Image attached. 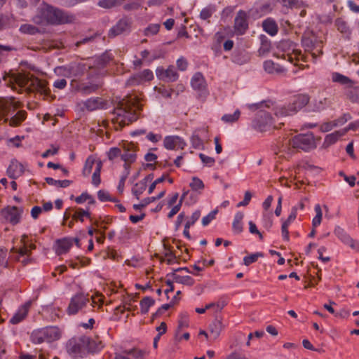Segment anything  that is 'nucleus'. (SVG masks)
I'll return each instance as SVG.
<instances>
[{"instance_id":"obj_1","label":"nucleus","mask_w":359,"mask_h":359,"mask_svg":"<svg viewBox=\"0 0 359 359\" xmlns=\"http://www.w3.org/2000/svg\"><path fill=\"white\" fill-rule=\"evenodd\" d=\"M75 19L72 13L43 2L38 8L33 21L37 25H60L73 23Z\"/></svg>"},{"instance_id":"obj_2","label":"nucleus","mask_w":359,"mask_h":359,"mask_svg":"<svg viewBox=\"0 0 359 359\" xmlns=\"http://www.w3.org/2000/svg\"><path fill=\"white\" fill-rule=\"evenodd\" d=\"M133 98L123 99L113 111L111 121L116 130L129 125L138 118Z\"/></svg>"},{"instance_id":"obj_3","label":"nucleus","mask_w":359,"mask_h":359,"mask_svg":"<svg viewBox=\"0 0 359 359\" xmlns=\"http://www.w3.org/2000/svg\"><path fill=\"white\" fill-rule=\"evenodd\" d=\"M310 97L306 94H299L293 97L292 101L287 104L277 106L273 109L276 117H285L292 116L306 106Z\"/></svg>"},{"instance_id":"obj_4","label":"nucleus","mask_w":359,"mask_h":359,"mask_svg":"<svg viewBox=\"0 0 359 359\" xmlns=\"http://www.w3.org/2000/svg\"><path fill=\"white\" fill-rule=\"evenodd\" d=\"M15 81L20 86H27L29 93L37 92L41 95L48 96L50 90L47 87L48 82L46 80L39 79L33 75L19 74L13 78Z\"/></svg>"},{"instance_id":"obj_5","label":"nucleus","mask_w":359,"mask_h":359,"mask_svg":"<svg viewBox=\"0 0 359 359\" xmlns=\"http://www.w3.org/2000/svg\"><path fill=\"white\" fill-rule=\"evenodd\" d=\"M283 124L282 122L276 123L271 114L262 110L257 113L253 121L254 128L259 132L268 131L272 128L278 129Z\"/></svg>"},{"instance_id":"obj_6","label":"nucleus","mask_w":359,"mask_h":359,"mask_svg":"<svg viewBox=\"0 0 359 359\" xmlns=\"http://www.w3.org/2000/svg\"><path fill=\"white\" fill-rule=\"evenodd\" d=\"M289 144L294 149L307 151L316 147L313 133L299 134L289 140Z\"/></svg>"},{"instance_id":"obj_7","label":"nucleus","mask_w":359,"mask_h":359,"mask_svg":"<svg viewBox=\"0 0 359 359\" xmlns=\"http://www.w3.org/2000/svg\"><path fill=\"white\" fill-rule=\"evenodd\" d=\"M71 85L76 91L81 94L88 95L101 88L103 86V82L100 78L96 77L87 82H78L76 80H72Z\"/></svg>"},{"instance_id":"obj_8","label":"nucleus","mask_w":359,"mask_h":359,"mask_svg":"<svg viewBox=\"0 0 359 359\" xmlns=\"http://www.w3.org/2000/svg\"><path fill=\"white\" fill-rule=\"evenodd\" d=\"M133 21L132 18L127 15L123 16L109 30L108 36L113 38L121 34H129L133 27Z\"/></svg>"},{"instance_id":"obj_9","label":"nucleus","mask_w":359,"mask_h":359,"mask_svg":"<svg viewBox=\"0 0 359 359\" xmlns=\"http://www.w3.org/2000/svg\"><path fill=\"white\" fill-rule=\"evenodd\" d=\"M23 213V208L17 206H7L0 210V215L6 222L12 225L20 223Z\"/></svg>"},{"instance_id":"obj_10","label":"nucleus","mask_w":359,"mask_h":359,"mask_svg":"<svg viewBox=\"0 0 359 359\" xmlns=\"http://www.w3.org/2000/svg\"><path fill=\"white\" fill-rule=\"evenodd\" d=\"M302 43L305 50L311 53L314 59L323 54L322 42L318 41L316 36H304L302 39Z\"/></svg>"},{"instance_id":"obj_11","label":"nucleus","mask_w":359,"mask_h":359,"mask_svg":"<svg viewBox=\"0 0 359 359\" xmlns=\"http://www.w3.org/2000/svg\"><path fill=\"white\" fill-rule=\"evenodd\" d=\"M89 302L90 299L88 295L82 293L76 294L70 299L67 313L69 315H75Z\"/></svg>"},{"instance_id":"obj_12","label":"nucleus","mask_w":359,"mask_h":359,"mask_svg":"<svg viewBox=\"0 0 359 359\" xmlns=\"http://www.w3.org/2000/svg\"><path fill=\"white\" fill-rule=\"evenodd\" d=\"M88 341V337L81 336L78 339L73 338L70 339L67 343V350L71 354H81L86 350V346Z\"/></svg>"},{"instance_id":"obj_13","label":"nucleus","mask_w":359,"mask_h":359,"mask_svg":"<svg viewBox=\"0 0 359 359\" xmlns=\"http://www.w3.org/2000/svg\"><path fill=\"white\" fill-rule=\"evenodd\" d=\"M248 15L243 10H240L234 19V29L237 34L242 35L248 29Z\"/></svg>"},{"instance_id":"obj_14","label":"nucleus","mask_w":359,"mask_h":359,"mask_svg":"<svg viewBox=\"0 0 359 359\" xmlns=\"http://www.w3.org/2000/svg\"><path fill=\"white\" fill-rule=\"evenodd\" d=\"M156 75L160 79L168 82H173L178 79V74L172 65L169 66L167 69L163 67L157 68Z\"/></svg>"},{"instance_id":"obj_15","label":"nucleus","mask_w":359,"mask_h":359,"mask_svg":"<svg viewBox=\"0 0 359 359\" xmlns=\"http://www.w3.org/2000/svg\"><path fill=\"white\" fill-rule=\"evenodd\" d=\"M124 152L121 154V159L124 162L133 163L136 160L137 146L133 142H126L123 145Z\"/></svg>"},{"instance_id":"obj_16","label":"nucleus","mask_w":359,"mask_h":359,"mask_svg":"<svg viewBox=\"0 0 359 359\" xmlns=\"http://www.w3.org/2000/svg\"><path fill=\"white\" fill-rule=\"evenodd\" d=\"M164 147L167 149H183L186 145L184 140L179 136H167L163 140Z\"/></svg>"},{"instance_id":"obj_17","label":"nucleus","mask_w":359,"mask_h":359,"mask_svg":"<svg viewBox=\"0 0 359 359\" xmlns=\"http://www.w3.org/2000/svg\"><path fill=\"white\" fill-rule=\"evenodd\" d=\"M331 104L330 100L327 97L314 99L309 107V111L320 112Z\"/></svg>"},{"instance_id":"obj_18","label":"nucleus","mask_w":359,"mask_h":359,"mask_svg":"<svg viewBox=\"0 0 359 359\" xmlns=\"http://www.w3.org/2000/svg\"><path fill=\"white\" fill-rule=\"evenodd\" d=\"M31 306V302H27L21 306L15 315L11 318L10 323L13 325H16L24 320L29 311Z\"/></svg>"},{"instance_id":"obj_19","label":"nucleus","mask_w":359,"mask_h":359,"mask_svg":"<svg viewBox=\"0 0 359 359\" xmlns=\"http://www.w3.org/2000/svg\"><path fill=\"white\" fill-rule=\"evenodd\" d=\"M24 173L23 165L17 161H11L7 169V175L10 178L16 179Z\"/></svg>"},{"instance_id":"obj_20","label":"nucleus","mask_w":359,"mask_h":359,"mask_svg":"<svg viewBox=\"0 0 359 359\" xmlns=\"http://www.w3.org/2000/svg\"><path fill=\"white\" fill-rule=\"evenodd\" d=\"M334 26L345 39H350L352 31L345 20L341 18H337L334 21Z\"/></svg>"},{"instance_id":"obj_21","label":"nucleus","mask_w":359,"mask_h":359,"mask_svg":"<svg viewBox=\"0 0 359 359\" xmlns=\"http://www.w3.org/2000/svg\"><path fill=\"white\" fill-rule=\"evenodd\" d=\"M44 335L48 343L58 340L61 336V332L57 327L50 326L43 327Z\"/></svg>"},{"instance_id":"obj_22","label":"nucleus","mask_w":359,"mask_h":359,"mask_svg":"<svg viewBox=\"0 0 359 359\" xmlns=\"http://www.w3.org/2000/svg\"><path fill=\"white\" fill-rule=\"evenodd\" d=\"M13 107V102L11 98L0 97V121L5 117Z\"/></svg>"},{"instance_id":"obj_23","label":"nucleus","mask_w":359,"mask_h":359,"mask_svg":"<svg viewBox=\"0 0 359 359\" xmlns=\"http://www.w3.org/2000/svg\"><path fill=\"white\" fill-rule=\"evenodd\" d=\"M191 84L194 89L199 91H203L206 89V82L201 72H197L194 75Z\"/></svg>"},{"instance_id":"obj_24","label":"nucleus","mask_w":359,"mask_h":359,"mask_svg":"<svg viewBox=\"0 0 359 359\" xmlns=\"http://www.w3.org/2000/svg\"><path fill=\"white\" fill-rule=\"evenodd\" d=\"M106 105V102L100 97L90 98L84 102V107L88 111L102 109Z\"/></svg>"},{"instance_id":"obj_25","label":"nucleus","mask_w":359,"mask_h":359,"mask_svg":"<svg viewBox=\"0 0 359 359\" xmlns=\"http://www.w3.org/2000/svg\"><path fill=\"white\" fill-rule=\"evenodd\" d=\"M209 332L210 333V337L215 340L216 339L220 334L222 330H223V325L221 320L215 318L208 327Z\"/></svg>"},{"instance_id":"obj_26","label":"nucleus","mask_w":359,"mask_h":359,"mask_svg":"<svg viewBox=\"0 0 359 359\" xmlns=\"http://www.w3.org/2000/svg\"><path fill=\"white\" fill-rule=\"evenodd\" d=\"M263 29L271 36H275L278 31L276 21L272 18H267L262 22Z\"/></svg>"},{"instance_id":"obj_27","label":"nucleus","mask_w":359,"mask_h":359,"mask_svg":"<svg viewBox=\"0 0 359 359\" xmlns=\"http://www.w3.org/2000/svg\"><path fill=\"white\" fill-rule=\"evenodd\" d=\"M56 243L57 244V249L56 250V253L57 255L66 253L72 246V240L69 238L59 239Z\"/></svg>"},{"instance_id":"obj_28","label":"nucleus","mask_w":359,"mask_h":359,"mask_svg":"<svg viewBox=\"0 0 359 359\" xmlns=\"http://www.w3.org/2000/svg\"><path fill=\"white\" fill-rule=\"evenodd\" d=\"M332 80L333 82L339 83L341 85L346 86L349 88L353 87V86L355 83L353 81H352L348 77H347L340 73H338V72L332 73Z\"/></svg>"},{"instance_id":"obj_29","label":"nucleus","mask_w":359,"mask_h":359,"mask_svg":"<svg viewBox=\"0 0 359 359\" xmlns=\"http://www.w3.org/2000/svg\"><path fill=\"white\" fill-rule=\"evenodd\" d=\"M150 178H152V175H148L144 180H141L140 182L135 184L134 187L132 189V191L137 199H139L140 195H141L145 191L147 186V181Z\"/></svg>"},{"instance_id":"obj_30","label":"nucleus","mask_w":359,"mask_h":359,"mask_svg":"<svg viewBox=\"0 0 359 359\" xmlns=\"http://www.w3.org/2000/svg\"><path fill=\"white\" fill-rule=\"evenodd\" d=\"M89 342L85 345L86 350H87L89 353H95L100 351L102 347V343L98 339H92L88 337Z\"/></svg>"},{"instance_id":"obj_31","label":"nucleus","mask_w":359,"mask_h":359,"mask_svg":"<svg viewBox=\"0 0 359 359\" xmlns=\"http://www.w3.org/2000/svg\"><path fill=\"white\" fill-rule=\"evenodd\" d=\"M168 276H170L173 280L178 283L189 286H191L194 284V280L189 276H181L175 273H172Z\"/></svg>"},{"instance_id":"obj_32","label":"nucleus","mask_w":359,"mask_h":359,"mask_svg":"<svg viewBox=\"0 0 359 359\" xmlns=\"http://www.w3.org/2000/svg\"><path fill=\"white\" fill-rule=\"evenodd\" d=\"M112 60L111 55L105 52L95 60V66L97 68H104Z\"/></svg>"},{"instance_id":"obj_33","label":"nucleus","mask_w":359,"mask_h":359,"mask_svg":"<svg viewBox=\"0 0 359 359\" xmlns=\"http://www.w3.org/2000/svg\"><path fill=\"white\" fill-rule=\"evenodd\" d=\"M27 117V112L24 110L19 111L9 120V125L12 127L19 126Z\"/></svg>"},{"instance_id":"obj_34","label":"nucleus","mask_w":359,"mask_h":359,"mask_svg":"<svg viewBox=\"0 0 359 359\" xmlns=\"http://www.w3.org/2000/svg\"><path fill=\"white\" fill-rule=\"evenodd\" d=\"M31 341L34 344H42L47 342L43 328L35 330L32 332Z\"/></svg>"},{"instance_id":"obj_35","label":"nucleus","mask_w":359,"mask_h":359,"mask_svg":"<svg viewBox=\"0 0 359 359\" xmlns=\"http://www.w3.org/2000/svg\"><path fill=\"white\" fill-rule=\"evenodd\" d=\"M244 217V214L238 212L236 214L235 218L232 224L233 230L236 233H240L243 231L242 220Z\"/></svg>"},{"instance_id":"obj_36","label":"nucleus","mask_w":359,"mask_h":359,"mask_svg":"<svg viewBox=\"0 0 359 359\" xmlns=\"http://www.w3.org/2000/svg\"><path fill=\"white\" fill-rule=\"evenodd\" d=\"M86 217L88 218H90V212H89L88 208L86 210H83L82 208H77L74 213L72 215V219L75 221H79L83 222L84 221L83 217Z\"/></svg>"},{"instance_id":"obj_37","label":"nucleus","mask_w":359,"mask_h":359,"mask_svg":"<svg viewBox=\"0 0 359 359\" xmlns=\"http://www.w3.org/2000/svg\"><path fill=\"white\" fill-rule=\"evenodd\" d=\"M155 304V300L150 297H145L140 301V309L142 313H147L149 309Z\"/></svg>"},{"instance_id":"obj_38","label":"nucleus","mask_w":359,"mask_h":359,"mask_svg":"<svg viewBox=\"0 0 359 359\" xmlns=\"http://www.w3.org/2000/svg\"><path fill=\"white\" fill-rule=\"evenodd\" d=\"M271 48V41H269L265 36H261V46L259 48V54L264 55L268 53Z\"/></svg>"},{"instance_id":"obj_39","label":"nucleus","mask_w":359,"mask_h":359,"mask_svg":"<svg viewBox=\"0 0 359 359\" xmlns=\"http://www.w3.org/2000/svg\"><path fill=\"white\" fill-rule=\"evenodd\" d=\"M102 166V162L100 161H98L96 163V167H95V169L93 176H92V183H93V184H94L96 187H97L101 182L100 172H101Z\"/></svg>"},{"instance_id":"obj_40","label":"nucleus","mask_w":359,"mask_h":359,"mask_svg":"<svg viewBox=\"0 0 359 359\" xmlns=\"http://www.w3.org/2000/svg\"><path fill=\"white\" fill-rule=\"evenodd\" d=\"M45 180L46 183L48 184L49 185L57 186L63 188L69 187L72 182L70 180H56L52 177H46Z\"/></svg>"},{"instance_id":"obj_41","label":"nucleus","mask_w":359,"mask_h":359,"mask_svg":"<svg viewBox=\"0 0 359 359\" xmlns=\"http://www.w3.org/2000/svg\"><path fill=\"white\" fill-rule=\"evenodd\" d=\"M124 0H100L98 5L104 8H111L122 4Z\"/></svg>"},{"instance_id":"obj_42","label":"nucleus","mask_w":359,"mask_h":359,"mask_svg":"<svg viewBox=\"0 0 359 359\" xmlns=\"http://www.w3.org/2000/svg\"><path fill=\"white\" fill-rule=\"evenodd\" d=\"M98 161H95V159L92 156H89L85 163L83 169V175L84 176H88L91 172L93 165L97 162Z\"/></svg>"},{"instance_id":"obj_43","label":"nucleus","mask_w":359,"mask_h":359,"mask_svg":"<svg viewBox=\"0 0 359 359\" xmlns=\"http://www.w3.org/2000/svg\"><path fill=\"white\" fill-rule=\"evenodd\" d=\"M20 31L23 34H27L31 35H34L40 32V30L38 27L29 24L22 25L20 27Z\"/></svg>"},{"instance_id":"obj_44","label":"nucleus","mask_w":359,"mask_h":359,"mask_svg":"<svg viewBox=\"0 0 359 359\" xmlns=\"http://www.w3.org/2000/svg\"><path fill=\"white\" fill-rule=\"evenodd\" d=\"M346 95L352 102L359 103V86L351 87Z\"/></svg>"},{"instance_id":"obj_45","label":"nucleus","mask_w":359,"mask_h":359,"mask_svg":"<svg viewBox=\"0 0 359 359\" xmlns=\"http://www.w3.org/2000/svg\"><path fill=\"white\" fill-rule=\"evenodd\" d=\"M160 27V24H150L144 29V35L148 37L156 35L158 33Z\"/></svg>"},{"instance_id":"obj_46","label":"nucleus","mask_w":359,"mask_h":359,"mask_svg":"<svg viewBox=\"0 0 359 359\" xmlns=\"http://www.w3.org/2000/svg\"><path fill=\"white\" fill-rule=\"evenodd\" d=\"M124 353L129 355L130 359H144L145 352L140 349L133 348L126 351Z\"/></svg>"},{"instance_id":"obj_47","label":"nucleus","mask_w":359,"mask_h":359,"mask_svg":"<svg viewBox=\"0 0 359 359\" xmlns=\"http://www.w3.org/2000/svg\"><path fill=\"white\" fill-rule=\"evenodd\" d=\"M315 212L316 215L312 221V226L313 228H316L318 226H319L322 221L323 212L320 205L318 204L315 206Z\"/></svg>"},{"instance_id":"obj_48","label":"nucleus","mask_w":359,"mask_h":359,"mask_svg":"<svg viewBox=\"0 0 359 359\" xmlns=\"http://www.w3.org/2000/svg\"><path fill=\"white\" fill-rule=\"evenodd\" d=\"M344 135V133H340L339 131H336L333 133L327 135L325 138V144H327V145L332 144L335 143L339 137Z\"/></svg>"},{"instance_id":"obj_49","label":"nucleus","mask_w":359,"mask_h":359,"mask_svg":"<svg viewBox=\"0 0 359 359\" xmlns=\"http://www.w3.org/2000/svg\"><path fill=\"white\" fill-rule=\"evenodd\" d=\"M280 46L283 49L286 48H292V52L295 54L296 57L301 55L302 54L301 50H296L294 48V46H296V45L290 40H283L280 41Z\"/></svg>"},{"instance_id":"obj_50","label":"nucleus","mask_w":359,"mask_h":359,"mask_svg":"<svg viewBox=\"0 0 359 359\" xmlns=\"http://www.w3.org/2000/svg\"><path fill=\"white\" fill-rule=\"evenodd\" d=\"M241 115L240 110L237 109L233 114H224L222 120L225 123H233L238 120Z\"/></svg>"},{"instance_id":"obj_51","label":"nucleus","mask_w":359,"mask_h":359,"mask_svg":"<svg viewBox=\"0 0 359 359\" xmlns=\"http://www.w3.org/2000/svg\"><path fill=\"white\" fill-rule=\"evenodd\" d=\"M172 305L173 304L172 303L162 305L155 313L152 314L151 321L153 322L156 318L162 316L163 313L168 310Z\"/></svg>"},{"instance_id":"obj_52","label":"nucleus","mask_w":359,"mask_h":359,"mask_svg":"<svg viewBox=\"0 0 359 359\" xmlns=\"http://www.w3.org/2000/svg\"><path fill=\"white\" fill-rule=\"evenodd\" d=\"M264 70L269 73L273 74L274 72H280V70L276 67V64L271 60L265 61L264 63Z\"/></svg>"},{"instance_id":"obj_53","label":"nucleus","mask_w":359,"mask_h":359,"mask_svg":"<svg viewBox=\"0 0 359 359\" xmlns=\"http://www.w3.org/2000/svg\"><path fill=\"white\" fill-rule=\"evenodd\" d=\"M189 186L194 191L202 190L204 188L203 181L196 177L192 178V182L190 183Z\"/></svg>"},{"instance_id":"obj_54","label":"nucleus","mask_w":359,"mask_h":359,"mask_svg":"<svg viewBox=\"0 0 359 359\" xmlns=\"http://www.w3.org/2000/svg\"><path fill=\"white\" fill-rule=\"evenodd\" d=\"M334 233L337 235V236L345 244H346L348 241H350V236L348 235L344 229L341 228H337L334 230Z\"/></svg>"},{"instance_id":"obj_55","label":"nucleus","mask_w":359,"mask_h":359,"mask_svg":"<svg viewBox=\"0 0 359 359\" xmlns=\"http://www.w3.org/2000/svg\"><path fill=\"white\" fill-rule=\"evenodd\" d=\"M262 257H263V254L260 252H257L255 254H252L250 256H246L243 259L244 264L249 266L250 264L257 262V259Z\"/></svg>"},{"instance_id":"obj_56","label":"nucleus","mask_w":359,"mask_h":359,"mask_svg":"<svg viewBox=\"0 0 359 359\" xmlns=\"http://www.w3.org/2000/svg\"><path fill=\"white\" fill-rule=\"evenodd\" d=\"M226 305V302L224 300L219 301L217 303H210L206 305V309H214L215 311H221L224 307Z\"/></svg>"},{"instance_id":"obj_57","label":"nucleus","mask_w":359,"mask_h":359,"mask_svg":"<svg viewBox=\"0 0 359 359\" xmlns=\"http://www.w3.org/2000/svg\"><path fill=\"white\" fill-rule=\"evenodd\" d=\"M108 158L110 161H113L115 158L121 156V150L118 147L111 148L107 154Z\"/></svg>"},{"instance_id":"obj_58","label":"nucleus","mask_w":359,"mask_h":359,"mask_svg":"<svg viewBox=\"0 0 359 359\" xmlns=\"http://www.w3.org/2000/svg\"><path fill=\"white\" fill-rule=\"evenodd\" d=\"M192 146L196 149H199L203 147V140L200 138L198 135H193L191 138Z\"/></svg>"},{"instance_id":"obj_59","label":"nucleus","mask_w":359,"mask_h":359,"mask_svg":"<svg viewBox=\"0 0 359 359\" xmlns=\"http://www.w3.org/2000/svg\"><path fill=\"white\" fill-rule=\"evenodd\" d=\"M199 157H200L201 161L203 162V163L209 167L212 166L215 162V161L213 158L205 156L203 154H200Z\"/></svg>"},{"instance_id":"obj_60","label":"nucleus","mask_w":359,"mask_h":359,"mask_svg":"<svg viewBox=\"0 0 359 359\" xmlns=\"http://www.w3.org/2000/svg\"><path fill=\"white\" fill-rule=\"evenodd\" d=\"M217 213V210L211 211L207 216L202 219V224L203 226H207L212 219H215Z\"/></svg>"},{"instance_id":"obj_61","label":"nucleus","mask_w":359,"mask_h":359,"mask_svg":"<svg viewBox=\"0 0 359 359\" xmlns=\"http://www.w3.org/2000/svg\"><path fill=\"white\" fill-rule=\"evenodd\" d=\"M338 126V123H336L334 121H330L323 123L320 126V130L322 132H328L331 130L334 127H336Z\"/></svg>"},{"instance_id":"obj_62","label":"nucleus","mask_w":359,"mask_h":359,"mask_svg":"<svg viewBox=\"0 0 359 359\" xmlns=\"http://www.w3.org/2000/svg\"><path fill=\"white\" fill-rule=\"evenodd\" d=\"M212 13H213V10L210 7H207V8H203L201 11L200 18L202 20H205L209 19L212 16Z\"/></svg>"},{"instance_id":"obj_63","label":"nucleus","mask_w":359,"mask_h":359,"mask_svg":"<svg viewBox=\"0 0 359 359\" xmlns=\"http://www.w3.org/2000/svg\"><path fill=\"white\" fill-rule=\"evenodd\" d=\"M97 197L100 201H109L111 200V196L109 192L104 190H100L97 192Z\"/></svg>"},{"instance_id":"obj_64","label":"nucleus","mask_w":359,"mask_h":359,"mask_svg":"<svg viewBox=\"0 0 359 359\" xmlns=\"http://www.w3.org/2000/svg\"><path fill=\"white\" fill-rule=\"evenodd\" d=\"M249 231L252 234H257L261 240L263 239L262 233L257 229L256 224L252 221L249 222Z\"/></svg>"}]
</instances>
